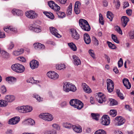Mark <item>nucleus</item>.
Here are the masks:
<instances>
[{
  "mask_svg": "<svg viewBox=\"0 0 134 134\" xmlns=\"http://www.w3.org/2000/svg\"><path fill=\"white\" fill-rule=\"evenodd\" d=\"M63 87V90L66 92L70 91L75 92L77 90L76 88L74 85L68 82L64 83Z\"/></svg>",
  "mask_w": 134,
  "mask_h": 134,
  "instance_id": "nucleus-1",
  "label": "nucleus"
},
{
  "mask_svg": "<svg viewBox=\"0 0 134 134\" xmlns=\"http://www.w3.org/2000/svg\"><path fill=\"white\" fill-rule=\"evenodd\" d=\"M11 68L14 71L18 73H22L25 70L24 66L19 63H16L12 65Z\"/></svg>",
  "mask_w": 134,
  "mask_h": 134,
  "instance_id": "nucleus-2",
  "label": "nucleus"
},
{
  "mask_svg": "<svg viewBox=\"0 0 134 134\" xmlns=\"http://www.w3.org/2000/svg\"><path fill=\"white\" fill-rule=\"evenodd\" d=\"M39 116L40 118L47 121H51L53 119V115L51 114L47 113H42L39 115Z\"/></svg>",
  "mask_w": 134,
  "mask_h": 134,
  "instance_id": "nucleus-3",
  "label": "nucleus"
},
{
  "mask_svg": "<svg viewBox=\"0 0 134 134\" xmlns=\"http://www.w3.org/2000/svg\"><path fill=\"white\" fill-rule=\"evenodd\" d=\"M115 125L117 126H120L124 124L125 120L124 118L122 116H118L116 117L115 118Z\"/></svg>",
  "mask_w": 134,
  "mask_h": 134,
  "instance_id": "nucleus-4",
  "label": "nucleus"
},
{
  "mask_svg": "<svg viewBox=\"0 0 134 134\" xmlns=\"http://www.w3.org/2000/svg\"><path fill=\"white\" fill-rule=\"evenodd\" d=\"M25 16L28 18L33 19L37 18L38 14L35 11L31 10L26 11L25 13Z\"/></svg>",
  "mask_w": 134,
  "mask_h": 134,
  "instance_id": "nucleus-5",
  "label": "nucleus"
},
{
  "mask_svg": "<svg viewBox=\"0 0 134 134\" xmlns=\"http://www.w3.org/2000/svg\"><path fill=\"white\" fill-rule=\"evenodd\" d=\"M29 29L30 30L36 33L40 32L41 31V27L35 24L30 25L29 26Z\"/></svg>",
  "mask_w": 134,
  "mask_h": 134,
  "instance_id": "nucleus-6",
  "label": "nucleus"
},
{
  "mask_svg": "<svg viewBox=\"0 0 134 134\" xmlns=\"http://www.w3.org/2000/svg\"><path fill=\"white\" fill-rule=\"evenodd\" d=\"M107 88L108 91L109 92H112L114 88V83L110 79H107Z\"/></svg>",
  "mask_w": 134,
  "mask_h": 134,
  "instance_id": "nucleus-7",
  "label": "nucleus"
},
{
  "mask_svg": "<svg viewBox=\"0 0 134 134\" xmlns=\"http://www.w3.org/2000/svg\"><path fill=\"white\" fill-rule=\"evenodd\" d=\"M101 123L104 125L107 126L110 123V119L109 116L107 115H104L101 118Z\"/></svg>",
  "mask_w": 134,
  "mask_h": 134,
  "instance_id": "nucleus-8",
  "label": "nucleus"
},
{
  "mask_svg": "<svg viewBox=\"0 0 134 134\" xmlns=\"http://www.w3.org/2000/svg\"><path fill=\"white\" fill-rule=\"evenodd\" d=\"M47 75L49 78L54 80L57 79L59 77V75L55 72L53 71L48 72Z\"/></svg>",
  "mask_w": 134,
  "mask_h": 134,
  "instance_id": "nucleus-9",
  "label": "nucleus"
},
{
  "mask_svg": "<svg viewBox=\"0 0 134 134\" xmlns=\"http://www.w3.org/2000/svg\"><path fill=\"white\" fill-rule=\"evenodd\" d=\"M98 102L100 103L104 102L107 100L105 96L102 93H98L97 98Z\"/></svg>",
  "mask_w": 134,
  "mask_h": 134,
  "instance_id": "nucleus-10",
  "label": "nucleus"
},
{
  "mask_svg": "<svg viewBox=\"0 0 134 134\" xmlns=\"http://www.w3.org/2000/svg\"><path fill=\"white\" fill-rule=\"evenodd\" d=\"M22 124L24 125H29L33 126L35 124V121L31 119L25 120L23 121Z\"/></svg>",
  "mask_w": 134,
  "mask_h": 134,
  "instance_id": "nucleus-11",
  "label": "nucleus"
},
{
  "mask_svg": "<svg viewBox=\"0 0 134 134\" xmlns=\"http://www.w3.org/2000/svg\"><path fill=\"white\" fill-rule=\"evenodd\" d=\"M20 119V118L19 117H15L9 120L8 123L12 125H15L19 122Z\"/></svg>",
  "mask_w": 134,
  "mask_h": 134,
  "instance_id": "nucleus-12",
  "label": "nucleus"
},
{
  "mask_svg": "<svg viewBox=\"0 0 134 134\" xmlns=\"http://www.w3.org/2000/svg\"><path fill=\"white\" fill-rule=\"evenodd\" d=\"M30 65L31 68L33 69L38 67L39 65V63L37 61L34 60L30 62Z\"/></svg>",
  "mask_w": 134,
  "mask_h": 134,
  "instance_id": "nucleus-13",
  "label": "nucleus"
},
{
  "mask_svg": "<svg viewBox=\"0 0 134 134\" xmlns=\"http://www.w3.org/2000/svg\"><path fill=\"white\" fill-rule=\"evenodd\" d=\"M71 36L73 38L77 40L79 38V35L76 30L74 29H71Z\"/></svg>",
  "mask_w": 134,
  "mask_h": 134,
  "instance_id": "nucleus-14",
  "label": "nucleus"
},
{
  "mask_svg": "<svg viewBox=\"0 0 134 134\" xmlns=\"http://www.w3.org/2000/svg\"><path fill=\"white\" fill-rule=\"evenodd\" d=\"M50 32L56 37L59 38L61 37L60 35L57 32V30L54 27L49 28Z\"/></svg>",
  "mask_w": 134,
  "mask_h": 134,
  "instance_id": "nucleus-15",
  "label": "nucleus"
},
{
  "mask_svg": "<svg viewBox=\"0 0 134 134\" xmlns=\"http://www.w3.org/2000/svg\"><path fill=\"white\" fill-rule=\"evenodd\" d=\"M121 20L122 25L123 27H125L126 26L129 19L126 16H123L121 18Z\"/></svg>",
  "mask_w": 134,
  "mask_h": 134,
  "instance_id": "nucleus-16",
  "label": "nucleus"
},
{
  "mask_svg": "<svg viewBox=\"0 0 134 134\" xmlns=\"http://www.w3.org/2000/svg\"><path fill=\"white\" fill-rule=\"evenodd\" d=\"M123 83L124 85L126 88L129 89L131 87V85L128 79L124 78L122 80Z\"/></svg>",
  "mask_w": 134,
  "mask_h": 134,
  "instance_id": "nucleus-17",
  "label": "nucleus"
},
{
  "mask_svg": "<svg viewBox=\"0 0 134 134\" xmlns=\"http://www.w3.org/2000/svg\"><path fill=\"white\" fill-rule=\"evenodd\" d=\"M75 106L74 107L75 108L77 109H80L82 108L83 107V103L80 100L77 99L76 101Z\"/></svg>",
  "mask_w": 134,
  "mask_h": 134,
  "instance_id": "nucleus-18",
  "label": "nucleus"
},
{
  "mask_svg": "<svg viewBox=\"0 0 134 134\" xmlns=\"http://www.w3.org/2000/svg\"><path fill=\"white\" fill-rule=\"evenodd\" d=\"M82 86L83 88V90L86 93H90L92 91L89 87L85 83H83Z\"/></svg>",
  "mask_w": 134,
  "mask_h": 134,
  "instance_id": "nucleus-19",
  "label": "nucleus"
},
{
  "mask_svg": "<svg viewBox=\"0 0 134 134\" xmlns=\"http://www.w3.org/2000/svg\"><path fill=\"white\" fill-rule=\"evenodd\" d=\"M5 99L7 102H11L15 100V97L13 95H7L5 96Z\"/></svg>",
  "mask_w": 134,
  "mask_h": 134,
  "instance_id": "nucleus-20",
  "label": "nucleus"
},
{
  "mask_svg": "<svg viewBox=\"0 0 134 134\" xmlns=\"http://www.w3.org/2000/svg\"><path fill=\"white\" fill-rule=\"evenodd\" d=\"M12 13L14 15H16L18 16H21L23 15V12L21 10L16 9H14L12 10Z\"/></svg>",
  "mask_w": 134,
  "mask_h": 134,
  "instance_id": "nucleus-21",
  "label": "nucleus"
},
{
  "mask_svg": "<svg viewBox=\"0 0 134 134\" xmlns=\"http://www.w3.org/2000/svg\"><path fill=\"white\" fill-rule=\"evenodd\" d=\"M34 46L36 49H43L45 48L43 44L40 43H35L34 44Z\"/></svg>",
  "mask_w": 134,
  "mask_h": 134,
  "instance_id": "nucleus-22",
  "label": "nucleus"
},
{
  "mask_svg": "<svg viewBox=\"0 0 134 134\" xmlns=\"http://www.w3.org/2000/svg\"><path fill=\"white\" fill-rule=\"evenodd\" d=\"M84 40L85 43L89 44L91 42V40L89 35L87 34H85L83 35Z\"/></svg>",
  "mask_w": 134,
  "mask_h": 134,
  "instance_id": "nucleus-23",
  "label": "nucleus"
},
{
  "mask_svg": "<svg viewBox=\"0 0 134 134\" xmlns=\"http://www.w3.org/2000/svg\"><path fill=\"white\" fill-rule=\"evenodd\" d=\"M55 67L56 69L62 70L65 69L66 68V66L64 64L60 63L57 64Z\"/></svg>",
  "mask_w": 134,
  "mask_h": 134,
  "instance_id": "nucleus-24",
  "label": "nucleus"
},
{
  "mask_svg": "<svg viewBox=\"0 0 134 134\" xmlns=\"http://www.w3.org/2000/svg\"><path fill=\"white\" fill-rule=\"evenodd\" d=\"M6 80L10 84L13 83L16 81V79L12 77H7L6 78Z\"/></svg>",
  "mask_w": 134,
  "mask_h": 134,
  "instance_id": "nucleus-25",
  "label": "nucleus"
},
{
  "mask_svg": "<svg viewBox=\"0 0 134 134\" xmlns=\"http://www.w3.org/2000/svg\"><path fill=\"white\" fill-rule=\"evenodd\" d=\"M73 57L75 64L78 65L81 64V61L78 57L76 55H74Z\"/></svg>",
  "mask_w": 134,
  "mask_h": 134,
  "instance_id": "nucleus-26",
  "label": "nucleus"
},
{
  "mask_svg": "<svg viewBox=\"0 0 134 134\" xmlns=\"http://www.w3.org/2000/svg\"><path fill=\"white\" fill-rule=\"evenodd\" d=\"M4 30L7 32H9L10 31H15V29L10 26H7L4 28Z\"/></svg>",
  "mask_w": 134,
  "mask_h": 134,
  "instance_id": "nucleus-27",
  "label": "nucleus"
},
{
  "mask_svg": "<svg viewBox=\"0 0 134 134\" xmlns=\"http://www.w3.org/2000/svg\"><path fill=\"white\" fill-rule=\"evenodd\" d=\"M16 109L19 112L22 113H26L25 106V105L18 107L16 108Z\"/></svg>",
  "mask_w": 134,
  "mask_h": 134,
  "instance_id": "nucleus-28",
  "label": "nucleus"
},
{
  "mask_svg": "<svg viewBox=\"0 0 134 134\" xmlns=\"http://www.w3.org/2000/svg\"><path fill=\"white\" fill-rule=\"evenodd\" d=\"M24 52V50L23 49H21L18 50L17 51H14L13 52V54L15 56H18L20 55Z\"/></svg>",
  "mask_w": 134,
  "mask_h": 134,
  "instance_id": "nucleus-29",
  "label": "nucleus"
},
{
  "mask_svg": "<svg viewBox=\"0 0 134 134\" xmlns=\"http://www.w3.org/2000/svg\"><path fill=\"white\" fill-rule=\"evenodd\" d=\"M73 130L77 133H80L82 131L81 127L80 126L74 125L72 128Z\"/></svg>",
  "mask_w": 134,
  "mask_h": 134,
  "instance_id": "nucleus-30",
  "label": "nucleus"
},
{
  "mask_svg": "<svg viewBox=\"0 0 134 134\" xmlns=\"http://www.w3.org/2000/svg\"><path fill=\"white\" fill-rule=\"evenodd\" d=\"M79 24L81 27L84 28L83 26L88 23L87 21L83 19H80L79 20Z\"/></svg>",
  "mask_w": 134,
  "mask_h": 134,
  "instance_id": "nucleus-31",
  "label": "nucleus"
},
{
  "mask_svg": "<svg viewBox=\"0 0 134 134\" xmlns=\"http://www.w3.org/2000/svg\"><path fill=\"white\" fill-rule=\"evenodd\" d=\"M43 13L49 18L53 19L54 18V16L52 13L47 12H43Z\"/></svg>",
  "mask_w": 134,
  "mask_h": 134,
  "instance_id": "nucleus-32",
  "label": "nucleus"
},
{
  "mask_svg": "<svg viewBox=\"0 0 134 134\" xmlns=\"http://www.w3.org/2000/svg\"><path fill=\"white\" fill-rule=\"evenodd\" d=\"M68 45L71 49L74 51H76L77 50V47L72 42L69 43Z\"/></svg>",
  "mask_w": 134,
  "mask_h": 134,
  "instance_id": "nucleus-33",
  "label": "nucleus"
},
{
  "mask_svg": "<svg viewBox=\"0 0 134 134\" xmlns=\"http://www.w3.org/2000/svg\"><path fill=\"white\" fill-rule=\"evenodd\" d=\"M8 105V102L5 100H0V107H5Z\"/></svg>",
  "mask_w": 134,
  "mask_h": 134,
  "instance_id": "nucleus-34",
  "label": "nucleus"
},
{
  "mask_svg": "<svg viewBox=\"0 0 134 134\" xmlns=\"http://www.w3.org/2000/svg\"><path fill=\"white\" fill-rule=\"evenodd\" d=\"M108 102L109 103L110 105L111 106L117 104V102L116 101L113 99H110Z\"/></svg>",
  "mask_w": 134,
  "mask_h": 134,
  "instance_id": "nucleus-35",
  "label": "nucleus"
},
{
  "mask_svg": "<svg viewBox=\"0 0 134 134\" xmlns=\"http://www.w3.org/2000/svg\"><path fill=\"white\" fill-rule=\"evenodd\" d=\"M84 28L81 27V28L84 30L86 31H90L91 28L88 22L85 24V26H83Z\"/></svg>",
  "mask_w": 134,
  "mask_h": 134,
  "instance_id": "nucleus-36",
  "label": "nucleus"
},
{
  "mask_svg": "<svg viewBox=\"0 0 134 134\" xmlns=\"http://www.w3.org/2000/svg\"><path fill=\"white\" fill-rule=\"evenodd\" d=\"M33 97L39 102H41L43 100V98L37 94L35 93L33 94Z\"/></svg>",
  "mask_w": 134,
  "mask_h": 134,
  "instance_id": "nucleus-37",
  "label": "nucleus"
},
{
  "mask_svg": "<svg viewBox=\"0 0 134 134\" xmlns=\"http://www.w3.org/2000/svg\"><path fill=\"white\" fill-rule=\"evenodd\" d=\"M91 115L93 119L96 120H98L99 116V114L97 113L95 114L92 113L91 114Z\"/></svg>",
  "mask_w": 134,
  "mask_h": 134,
  "instance_id": "nucleus-38",
  "label": "nucleus"
},
{
  "mask_svg": "<svg viewBox=\"0 0 134 134\" xmlns=\"http://www.w3.org/2000/svg\"><path fill=\"white\" fill-rule=\"evenodd\" d=\"M107 18L110 21H111L113 17V15L112 13L108 11L107 13Z\"/></svg>",
  "mask_w": 134,
  "mask_h": 134,
  "instance_id": "nucleus-39",
  "label": "nucleus"
},
{
  "mask_svg": "<svg viewBox=\"0 0 134 134\" xmlns=\"http://www.w3.org/2000/svg\"><path fill=\"white\" fill-rule=\"evenodd\" d=\"M72 4L71 3H70L68 7L67 11V13L69 15H70L71 14L72 11Z\"/></svg>",
  "mask_w": 134,
  "mask_h": 134,
  "instance_id": "nucleus-40",
  "label": "nucleus"
},
{
  "mask_svg": "<svg viewBox=\"0 0 134 134\" xmlns=\"http://www.w3.org/2000/svg\"><path fill=\"white\" fill-rule=\"evenodd\" d=\"M74 125L69 123L66 122L64 123V126L66 128L68 129H71L72 128H73Z\"/></svg>",
  "mask_w": 134,
  "mask_h": 134,
  "instance_id": "nucleus-41",
  "label": "nucleus"
},
{
  "mask_svg": "<svg viewBox=\"0 0 134 134\" xmlns=\"http://www.w3.org/2000/svg\"><path fill=\"white\" fill-rule=\"evenodd\" d=\"M77 100L76 99H72L70 100L69 103L70 105L74 107L75 106V104H76V101H77Z\"/></svg>",
  "mask_w": 134,
  "mask_h": 134,
  "instance_id": "nucleus-42",
  "label": "nucleus"
},
{
  "mask_svg": "<svg viewBox=\"0 0 134 134\" xmlns=\"http://www.w3.org/2000/svg\"><path fill=\"white\" fill-rule=\"evenodd\" d=\"M109 114L112 117H114L116 115V111L114 110H111L110 111Z\"/></svg>",
  "mask_w": 134,
  "mask_h": 134,
  "instance_id": "nucleus-43",
  "label": "nucleus"
},
{
  "mask_svg": "<svg viewBox=\"0 0 134 134\" xmlns=\"http://www.w3.org/2000/svg\"><path fill=\"white\" fill-rule=\"evenodd\" d=\"M107 43L110 49H114L116 48V47L115 45L114 44L112 43L111 42L108 41Z\"/></svg>",
  "mask_w": 134,
  "mask_h": 134,
  "instance_id": "nucleus-44",
  "label": "nucleus"
},
{
  "mask_svg": "<svg viewBox=\"0 0 134 134\" xmlns=\"http://www.w3.org/2000/svg\"><path fill=\"white\" fill-rule=\"evenodd\" d=\"M94 134H106V133L102 129H99L96 131Z\"/></svg>",
  "mask_w": 134,
  "mask_h": 134,
  "instance_id": "nucleus-45",
  "label": "nucleus"
},
{
  "mask_svg": "<svg viewBox=\"0 0 134 134\" xmlns=\"http://www.w3.org/2000/svg\"><path fill=\"white\" fill-rule=\"evenodd\" d=\"M26 113L31 112L32 110V107L28 105L25 106Z\"/></svg>",
  "mask_w": 134,
  "mask_h": 134,
  "instance_id": "nucleus-46",
  "label": "nucleus"
},
{
  "mask_svg": "<svg viewBox=\"0 0 134 134\" xmlns=\"http://www.w3.org/2000/svg\"><path fill=\"white\" fill-rule=\"evenodd\" d=\"M3 57L5 58H7L9 56V53L4 51H2L1 53Z\"/></svg>",
  "mask_w": 134,
  "mask_h": 134,
  "instance_id": "nucleus-47",
  "label": "nucleus"
},
{
  "mask_svg": "<svg viewBox=\"0 0 134 134\" xmlns=\"http://www.w3.org/2000/svg\"><path fill=\"white\" fill-rule=\"evenodd\" d=\"M116 92L117 93L118 96L121 99H123L124 98L123 94L119 90H116Z\"/></svg>",
  "mask_w": 134,
  "mask_h": 134,
  "instance_id": "nucleus-48",
  "label": "nucleus"
},
{
  "mask_svg": "<svg viewBox=\"0 0 134 134\" xmlns=\"http://www.w3.org/2000/svg\"><path fill=\"white\" fill-rule=\"evenodd\" d=\"M99 23L102 25H104L103 18L102 16V14L100 13L99 14Z\"/></svg>",
  "mask_w": 134,
  "mask_h": 134,
  "instance_id": "nucleus-49",
  "label": "nucleus"
},
{
  "mask_svg": "<svg viewBox=\"0 0 134 134\" xmlns=\"http://www.w3.org/2000/svg\"><path fill=\"white\" fill-rule=\"evenodd\" d=\"M55 5L53 6V8L52 9L55 11H58L60 9V7L57 4H56L55 3L54 4Z\"/></svg>",
  "mask_w": 134,
  "mask_h": 134,
  "instance_id": "nucleus-50",
  "label": "nucleus"
},
{
  "mask_svg": "<svg viewBox=\"0 0 134 134\" xmlns=\"http://www.w3.org/2000/svg\"><path fill=\"white\" fill-rule=\"evenodd\" d=\"M92 40L94 44L96 46H98L99 44V41L98 40L94 37H92Z\"/></svg>",
  "mask_w": 134,
  "mask_h": 134,
  "instance_id": "nucleus-51",
  "label": "nucleus"
},
{
  "mask_svg": "<svg viewBox=\"0 0 134 134\" xmlns=\"http://www.w3.org/2000/svg\"><path fill=\"white\" fill-rule=\"evenodd\" d=\"M111 37L112 39L114 42L117 43H119V41L117 39V37L115 35L112 34L111 35Z\"/></svg>",
  "mask_w": 134,
  "mask_h": 134,
  "instance_id": "nucleus-52",
  "label": "nucleus"
},
{
  "mask_svg": "<svg viewBox=\"0 0 134 134\" xmlns=\"http://www.w3.org/2000/svg\"><path fill=\"white\" fill-rule=\"evenodd\" d=\"M52 127L57 130H59L60 129V126L58 124H54L52 125Z\"/></svg>",
  "mask_w": 134,
  "mask_h": 134,
  "instance_id": "nucleus-53",
  "label": "nucleus"
},
{
  "mask_svg": "<svg viewBox=\"0 0 134 134\" xmlns=\"http://www.w3.org/2000/svg\"><path fill=\"white\" fill-rule=\"evenodd\" d=\"M88 53L93 58H95V54L94 51L92 49H90L88 51Z\"/></svg>",
  "mask_w": 134,
  "mask_h": 134,
  "instance_id": "nucleus-54",
  "label": "nucleus"
},
{
  "mask_svg": "<svg viewBox=\"0 0 134 134\" xmlns=\"http://www.w3.org/2000/svg\"><path fill=\"white\" fill-rule=\"evenodd\" d=\"M115 30L120 34L122 35V31L119 26H117L115 27Z\"/></svg>",
  "mask_w": 134,
  "mask_h": 134,
  "instance_id": "nucleus-55",
  "label": "nucleus"
},
{
  "mask_svg": "<svg viewBox=\"0 0 134 134\" xmlns=\"http://www.w3.org/2000/svg\"><path fill=\"white\" fill-rule=\"evenodd\" d=\"M55 1L58 3L65 4L67 2V0H55Z\"/></svg>",
  "mask_w": 134,
  "mask_h": 134,
  "instance_id": "nucleus-56",
  "label": "nucleus"
},
{
  "mask_svg": "<svg viewBox=\"0 0 134 134\" xmlns=\"http://www.w3.org/2000/svg\"><path fill=\"white\" fill-rule=\"evenodd\" d=\"M55 3L53 1H51L48 2V4L49 7L52 9L53 8V6L55 5L54 4Z\"/></svg>",
  "mask_w": 134,
  "mask_h": 134,
  "instance_id": "nucleus-57",
  "label": "nucleus"
},
{
  "mask_svg": "<svg viewBox=\"0 0 134 134\" xmlns=\"http://www.w3.org/2000/svg\"><path fill=\"white\" fill-rule=\"evenodd\" d=\"M118 64L119 67H120L122 66L123 64V62L122 59L121 58H120V59L119 60L118 62Z\"/></svg>",
  "mask_w": 134,
  "mask_h": 134,
  "instance_id": "nucleus-58",
  "label": "nucleus"
},
{
  "mask_svg": "<svg viewBox=\"0 0 134 134\" xmlns=\"http://www.w3.org/2000/svg\"><path fill=\"white\" fill-rule=\"evenodd\" d=\"M1 92L3 93H4L6 92L7 90L5 87L4 86H2L1 88Z\"/></svg>",
  "mask_w": 134,
  "mask_h": 134,
  "instance_id": "nucleus-59",
  "label": "nucleus"
},
{
  "mask_svg": "<svg viewBox=\"0 0 134 134\" xmlns=\"http://www.w3.org/2000/svg\"><path fill=\"white\" fill-rule=\"evenodd\" d=\"M67 102L66 101H64L62 102L60 104V106L62 108L65 107L67 105Z\"/></svg>",
  "mask_w": 134,
  "mask_h": 134,
  "instance_id": "nucleus-60",
  "label": "nucleus"
},
{
  "mask_svg": "<svg viewBox=\"0 0 134 134\" xmlns=\"http://www.w3.org/2000/svg\"><path fill=\"white\" fill-rule=\"evenodd\" d=\"M129 35L130 38H134V31H131L129 33Z\"/></svg>",
  "mask_w": 134,
  "mask_h": 134,
  "instance_id": "nucleus-61",
  "label": "nucleus"
},
{
  "mask_svg": "<svg viewBox=\"0 0 134 134\" xmlns=\"http://www.w3.org/2000/svg\"><path fill=\"white\" fill-rule=\"evenodd\" d=\"M17 59L22 62H25L26 61L25 58L23 57H19L17 58Z\"/></svg>",
  "mask_w": 134,
  "mask_h": 134,
  "instance_id": "nucleus-62",
  "label": "nucleus"
},
{
  "mask_svg": "<svg viewBox=\"0 0 134 134\" xmlns=\"http://www.w3.org/2000/svg\"><path fill=\"white\" fill-rule=\"evenodd\" d=\"M80 5L81 4L80 2L78 1L76 2L75 3V8L76 7V8H79Z\"/></svg>",
  "mask_w": 134,
  "mask_h": 134,
  "instance_id": "nucleus-63",
  "label": "nucleus"
},
{
  "mask_svg": "<svg viewBox=\"0 0 134 134\" xmlns=\"http://www.w3.org/2000/svg\"><path fill=\"white\" fill-rule=\"evenodd\" d=\"M113 134H123V133L121 131L116 130L114 132Z\"/></svg>",
  "mask_w": 134,
  "mask_h": 134,
  "instance_id": "nucleus-64",
  "label": "nucleus"
}]
</instances>
